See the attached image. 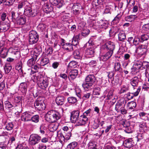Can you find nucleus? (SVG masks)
Returning a JSON list of instances; mask_svg holds the SVG:
<instances>
[{
  "label": "nucleus",
  "mask_w": 149,
  "mask_h": 149,
  "mask_svg": "<svg viewBox=\"0 0 149 149\" xmlns=\"http://www.w3.org/2000/svg\"><path fill=\"white\" fill-rule=\"evenodd\" d=\"M20 90L23 93H25L27 91V86L25 82L21 83L19 86Z\"/></svg>",
  "instance_id": "30"
},
{
  "label": "nucleus",
  "mask_w": 149,
  "mask_h": 149,
  "mask_svg": "<svg viewBox=\"0 0 149 149\" xmlns=\"http://www.w3.org/2000/svg\"><path fill=\"white\" fill-rule=\"evenodd\" d=\"M68 102L71 104H74L77 102V98L71 96L68 97L67 99Z\"/></svg>",
  "instance_id": "36"
},
{
  "label": "nucleus",
  "mask_w": 149,
  "mask_h": 149,
  "mask_svg": "<svg viewBox=\"0 0 149 149\" xmlns=\"http://www.w3.org/2000/svg\"><path fill=\"white\" fill-rule=\"evenodd\" d=\"M124 106V105H123L121 102H118L116 104L115 110L117 112H120L121 109L123 108Z\"/></svg>",
  "instance_id": "37"
},
{
  "label": "nucleus",
  "mask_w": 149,
  "mask_h": 149,
  "mask_svg": "<svg viewBox=\"0 0 149 149\" xmlns=\"http://www.w3.org/2000/svg\"><path fill=\"white\" fill-rule=\"evenodd\" d=\"M15 1V0H5L4 3L6 5L11 6L13 5Z\"/></svg>",
  "instance_id": "57"
},
{
  "label": "nucleus",
  "mask_w": 149,
  "mask_h": 149,
  "mask_svg": "<svg viewBox=\"0 0 149 149\" xmlns=\"http://www.w3.org/2000/svg\"><path fill=\"white\" fill-rule=\"evenodd\" d=\"M32 113L30 112L26 111L23 113L21 116V119L24 122L30 121L31 120Z\"/></svg>",
  "instance_id": "11"
},
{
  "label": "nucleus",
  "mask_w": 149,
  "mask_h": 149,
  "mask_svg": "<svg viewBox=\"0 0 149 149\" xmlns=\"http://www.w3.org/2000/svg\"><path fill=\"white\" fill-rule=\"evenodd\" d=\"M129 89L128 86L127 85H123L121 87L119 93L121 94L126 92Z\"/></svg>",
  "instance_id": "47"
},
{
  "label": "nucleus",
  "mask_w": 149,
  "mask_h": 149,
  "mask_svg": "<svg viewBox=\"0 0 149 149\" xmlns=\"http://www.w3.org/2000/svg\"><path fill=\"white\" fill-rule=\"evenodd\" d=\"M122 16V14L120 13L118 14L113 19L112 22L114 24H117L119 22Z\"/></svg>",
  "instance_id": "39"
},
{
  "label": "nucleus",
  "mask_w": 149,
  "mask_h": 149,
  "mask_svg": "<svg viewBox=\"0 0 149 149\" xmlns=\"http://www.w3.org/2000/svg\"><path fill=\"white\" fill-rule=\"evenodd\" d=\"M115 45L114 43L109 41L106 42L102 46V48L106 50L111 54H113V51L115 49Z\"/></svg>",
  "instance_id": "6"
},
{
  "label": "nucleus",
  "mask_w": 149,
  "mask_h": 149,
  "mask_svg": "<svg viewBox=\"0 0 149 149\" xmlns=\"http://www.w3.org/2000/svg\"><path fill=\"white\" fill-rule=\"evenodd\" d=\"M88 117H84L82 115L79 117L76 123L77 125H84L87 122Z\"/></svg>",
  "instance_id": "12"
},
{
  "label": "nucleus",
  "mask_w": 149,
  "mask_h": 149,
  "mask_svg": "<svg viewBox=\"0 0 149 149\" xmlns=\"http://www.w3.org/2000/svg\"><path fill=\"white\" fill-rule=\"evenodd\" d=\"M26 2L24 1L19 2L18 3L17 8L18 10H20L21 9L26 6Z\"/></svg>",
  "instance_id": "50"
},
{
  "label": "nucleus",
  "mask_w": 149,
  "mask_h": 149,
  "mask_svg": "<svg viewBox=\"0 0 149 149\" xmlns=\"http://www.w3.org/2000/svg\"><path fill=\"white\" fill-rule=\"evenodd\" d=\"M8 50L6 48L4 49L3 51H1V52L0 53V56L1 57L3 58H5L7 56L8 53Z\"/></svg>",
  "instance_id": "46"
},
{
  "label": "nucleus",
  "mask_w": 149,
  "mask_h": 149,
  "mask_svg": "<svg viewBox=\"0 0 149 149\" xmlns=\"http://www.w3.org/2000/svg\"><path fill=\"white\" fill-rule=\"evenodd\" d=\"M91 95L90 93L84 94L82 97L83 101L87 100L90 97Z\"/></svg>",
  "instance_id": "62"
},
{
  "label": "nucleus",
  "mask_w": 149,
  "mask_h": 149,
  "mask_svg": "<svg viewBox=\"0 0 149 149\" xmlns=\"http://www.w3.org/2000/svg\"><path fill=\"white\" fill-rule=\"evenodd\" d=\"M39 69V67L37 65H35L34 66L33 68H31L28 69V70L29 71L31 72L30 74H32L37 72Z\"/></svg>",
  "instance_id": "43"
},
{
  "label": "nucleus",
  "mask_w": 149,
  "mask_h": 149,
  "mask_svg": "<svg viewBox=\"0 0 149 149\" xmlns=\"http://www.w3.org/2000/svg\"><path fill=\"white\" fill-rule=\"evenodd\" d=\"M114 68L115 71V72H112L111 74H117L116 72L117 71L119 72H121L122 74L123 73L122 70L120 68V64L119 62L115 63ZM109 74H111V73L110 72Z\"/></svg>",
  "instance_id": "21"
},
{
  "label": "nucleus",
  "mask_w": 149,
  "mask_h": 149,
  "mask_svg": "<svg viewBox=\"0 0 149 149\" xmlns=\"http://www.w3.org/2000/svg\"><path fill=\"white\" fill-rule=\"evenodd\" d=\"M13 127V125L11 123H8L5 127V128L8 130H12Z\"/></svg>",
  "instance_id": "64"
},
{
  "label": "nucleus",
  "mask_w": 149,
  "mask_h": 149,
  "mask_svg": "<svg viewBox=\"0 0 149 149\" xmlns=\"http://www.w3.org/2000/svg\"><path fill=\"white\" fill-rule=\"evenodd\" d=\"M116 27H113L111 28L109 31V34L110 37L114 36L116 33Z\"/></svg>",
  "instance_id": "49"
},
{
  "label": "nucleus",
  "mask_w": 149,
  "mask_h": 149,
  "mask_svg": "<svg viewBox=\"0 0 149 149\" xmlns=\"http://www.w3.org/2000/svg\"><path fill=\"white\" fill-rule=\"evenodd\" d=\"M142 61L141 60H137L135 61L133 68L131 69L132 74H135L138 72L141 74H144L146 73V70L142 68Z\"/></svg>",
  "instance_id": "3"
},
{
  "label": "nucleus",
  "mask_w": 149,
  "mask_h": 149,
  "mask_svg": "<svg viewBox=\"0 0 149 149\" xmlns=\"http://www.w3.org/2000/svg\"><path fill=\"white\" fill-rule=\"evenodd\" d=\"M78 71L77 70L75 69L71 70H68L67 71V73L69 74H78Z\"/></svg>",
  "instance_id": "55"
},
{
  "label": "nucleus",
  "mask_w": 149,
  "mask_h": 149,
  "mask_svg": "<svg viewBox=\"0 0 149 149\" xmlns=\"http://www.w3.org/2000/svg\"><path fill=\"white\" fill-rule=\"evenodd\" d=\"M140 42V39L137 36H135L133 42V44L136 46L139 44V42Z\"/></svg>",
  "instance_id": "54"
},
{
  "label": "nucleus",
  "mask_w": 149,
  "mask_h": 149,
  "mask_svg": "<svg viewBox=\"0 0 149 149\" xmlns=\"http://www.w3.org/2000/svg\"><path fill=\"white\" fill-rule=\"evenodd\" d=\"M22 63L21 62L19 63L16 66L15 68L19 73V74H23V72L22 70Z\"/></svg>",
  "instance_id": "34"
},
{
  "label": "nucleus",
  "mask_w": 149,
  "mask_h": 149,
  "mask_svg": "<svg viewBox=\"0 0 149 149\" xmlns=\"http://www.w3.org/2000/svg\"><path fill=\"white\" fill-rule=\"evenodd\" d=\"M113 93V91L112 90L110 91L109 92L107 95V99L113 100L114 99Z\"/></svg>",
  "instance_id": "51"
},
{
  "label": "nucleus",
  "mask_w": 149,
  "mask_h": 149,
  "mask_svg": "<svg viewBox=\"0 0 149 149\" xmlns=\"http://www.w3.org/2000/svg\"><path fill=\"white\" fill-rule=\"evenodd\" d=\"M139 81V78L137 77H134L131 81V84L133 87H137Z\"/></svg>",
  "instance_id": "33"
},
{
  "label": "nucleus",
  "mask_w": 149,
  "mask_h": 149,
  "mask_svg": "<svg viewBox=\"0 0 149 149\" xmlns=\"http://www.w3.org/2000/svg\"><path fill=\"white\" fill-rule=\"evenodd\" d=\"M12 69V66L8 64L5 65V66L4 68V70L6 74L10 72Z\"/></svg>",
  "instance_id": "53"
},
{
  "label": "nucleus",
  "mask_w": 149,
  "mask_h": 149,
  "mask_svg": "<svg viewBox=\"0 0 149 149\" xmlns=\"http://www.w3.org/2000/svg\"><path fill=\"white\" fill-rule=\"evenodd\" d=\"M10 27L9 24L2 23L0 25V33L6 31L9 29Z\"/></svg>",
  "instance_id": "19"
},
{
  "label": "nucleus",
  "mask_w": 149,
  "mask_h": 149,
  "mask_svg": "<svg viewBox=\"0 0 149 149\" xmlns=\"http://www.w3.org/2000/svg\"><path fill=\"white\" fill-rule=\"evenodd\" d=\"M81 30L82 31L81 34L83 36L86 37L89 34L90 31L85 26H84L81 28Z\"/></svg>",
  "instance_id": "35"
},
{
  "label": "nucleus",
  "mask_w": 149,
  "mask_h": 149,
  "mask_svg": "<svg viewBox=\"0 0 149 149\" xmlns=\"http://www.w3.org/2000/svg\"><path fill=\"white\" fill-rule=\"evenodd\" d=\"M79 113L78 110L74 111L71 113L70 120L72 123H75L77 122L79 118Z\"/></svg>",
  "instance_id": "9"
},
{
  "label": "nucleus",
  "mask_w": 149,
  "mask_h": 149,
  "mask_svg": "<svg viewBox=\"0 0 149 149\" xmlns=\"http://www.w3.org/2000/svg\"><path fill=\"white\" fill-rule=\"evenodd\" d=\"M39 116L38 115H36L32 116H31V120L32 121L35 122L37 123L39 121Z\"/></svg>",
  "instance_id": "59"
},
{
  "label": "nucleus",
  "mask_w": 149,
  "mask_h": 149,
  "mask_svg": "<svg viewBox=\"0 0 149 149\" xmlns=\"http://www.w3.org/2000/svg\"><path fill=\"white\" fill-rule=\"evenodd\" d=\"M39 35L36 31L32 30L30 31L29 34V42L30 44L36 43L39 39Z\"/></svg>",
  "instance_id": "5"
},
{
  "label": "nucleus",
  "mask_w": 149,
  "mask_h": 149,
  "mask_svg": "<svg viewBox=\"0 0 149 149\" xmlns=\"http://www.w3.org/2000/svg\"><path fill=\"white\" fill-rule=\"evenodd\" d=\"M141 89V88L140 86L137 89L136 91L133 93H128L127 94V98L129 99H131L133 98L134 96H137L139 92H140Z\"/></svg>",
  "instance_id": "17"
},
{
  "label": "nucleus",
  "mask_w": 149,
  "mask_h": 149,
  "mask_svg": "<svg viewBox=\"0 0 149 149\" xmlns=\"http://www.w3.org/2000/svg\"><path fill=\"white\" fill-rule=\"evenodd\" d=\"M149 38L147 34H143L140 37V42L142 43L144 41L147 40Z\"/></svg>",
  "instance_id": "56"
},
{
  "label": "nucleus",
  "mask_w": 149,
  "mask_h": 149,
  "mask_svg": "<svg viewBox=\"0 0 149 149\" xmlns=\"http://www.w3.org/2000/svg\"><path fill=\"white\" fill-rule=\"evenodd\" d=\"M109 24V23L107 21L102 20L101 23L99 25V27L100 29L105 30L107 28Z\"/></svg>",
  "instance_id": "27"
},
{
  "label": "nucleus",
  "mask_w": 149,
  "mask_h": 149,
  "mask_svg": "<svg viewBox=\"0 0 149 149\" xmlns=\"http://www.w3.org/2000/svg\"><path fill=\"white\" fill-rule=\"evenodd\" d=\"M24 9V14L28 17H34L38 13L37 10L32 9L30 5H26Z\"/></svg>",
  "instance_id": "4"
},
{
  "label": "nucleus",
  "mask_w": 149,
  "mask_h": 149,
  "mask_svg": "<svg viewBox=\"0 0 149 149\" xmlns=\"http://www.w3.org/2000/svg\"><path fill=\"white\" fill-rule=\"evenodd\" d=\"M65 98L64 96L61 95L57 96L55 99L56 103L58 105H62L64 104Z\"/></svg>",
  "instance_id": "20"
},
{
  "label": "nucleus",
  "mask_w": 149,
  "mask_h": 149,
  "mask_svg": "<svg viewBox=\"0 0 149 149\" xmlns=\"http://www.w3.org/2000/svg\"><path fill=\"white\" fill-rule=\"evenodd\" d=\"M78 62L74 61H71L69 63L68 66L70 68H74L78 66Z\"/></svg>",
  "instance_id": "40"
},
{
  "label": "nucleus",
  "mask_w": 149,
  "mask_h": 149,
  "mask_svg": "<svg viewBox=\"0 0 149 149\" xmlns=\"http://www.w3.org/2000/svg\"><path fill=\"white\" fill-rule=\"evenodd\" d=\"M34 105L35 107L40 111H42L45 109V104L38 100H36L35 102Z\"/></svg>",
  "instance_id": "13"
},
{
  "label": "nucleus",
  "mask_w": 149,
  "mask_h": 149,
  "mask_svg": "<svg viewBox=\"0 0 149 149\" xmlns=\"http://www.w3.org/2000/svg\"><path fill=\"white\" fill-rule=\"evenodd\" d=\"M49 1L52 4L57 6L58 8H60L62 6V0H50Z\"/></svg>",
  "instance_id": "23"
},
{
  "label": "nucleus",
  "mask_w": 149,
  "mask_h": 149,
  "mask_svg": "<svg viewBox=\"0 0 149 149\" xmlns=\"http://www.w3.org/2000/svg\"><path fill=\"white\" fill-rule=\"evenodd\" d=\"M100 88L99 87H95L93 91V93L95 95H100Z\"/></svg>",
  "instance_id": "61"
},
{
  "label": "nucleus",
  "mask_w": 149,
  "mask_h": 149,
  "mask_svg": "<svg viewBox=\"0 0 149 149\" xmlns=\"http://www.w3.org/2000/svg\"><path fill=\"white\" fill-rule=\"evenodd\" d=\"M121 124L124 127H127L129 126V123L125 120L123 119L121 120Z\"/></svg>",
  "instance_id": "60"
},
{
  "label": "nucleus",
  "mask_w": 149,
  "mask_h": 149,
  "mask_svg": "<svg viewBox=\"0 0 149 149\" xmlns=\"http://www.w3.org/2000/svg\"><path fill=\"white\" fill-rule=\"evenodd\" d=\"M41 139V137L37 134H32L30 136L29 142L31 145H34L39 142Z\"/></svg>",
  "instance_id": "8"
},
{
  "label": "nucleus",
  "mask_w": 149,
  "mask_h": 149,
  "mask_svg": "<svg viewBox=\"0 0 149 149\" xmlns=\"http://www.w3.org/2000/svg\"><path fill=\"white\" fill-rule=\"evenodd\" d=\"M49 126L50 131L52 132H53L56 130L58 127V124L57 123H52Z\"/></svg>",
  "instance_id": "26"
},
{
  "label": "nucleus",
  "mask_w": 149,
  "mask_h": 149,
  "mask_svg": "<svg viewBox=\"0 0 149 149\" xmlns=\"http://www.w3.org/2000/svg\"><path fill=\"white\" fill-rule=\"evenodd\" d=\"M136 106V103L134 102H129L127 104V107L130 109H133Z\"/></svg>",
  "instance_id": "44"
},
{
  "label": "nucleus",
  "mask_w": 149,
  "mask_h": 149,
  "mask_svg": "<svg viewBox=\"0 0 149 149\" xmlns=\"http://www.w3.org/2000/svg\"><path fill=\"white\" fill-rule=\"evenodd\" d=\"M62 48L64 49L70 51H72L73 49L72 44L69 42L65 43V45L62 47Z\"/></svg>",
  "instance_id": "31"
},
{
  "label": "nucleus",
  "mask_w": 149,
  "mask_h": 149,
  "mask_svg": "<svg viewBox=\"0 0 149 149\" xmlns=\"http://www.w3.org/2000/svg\"><path fill=\"white\" fill-rule=\"evenodd\" d=\"M37 28L39 30L43 31L45 28V26L43 24H40L37 26Z\"/></svg>",
  "instance_id": "63"
},
{
  "label": "nucleus",
  "mask_w": 149,
  "mask_h": 149,
  "mask_svg": "<svg viewBox=\"0 0 149 149\" xmlns=\"http://www.w3.org/2000/svg\"><path fill=\"white\" fill-rule=\"evenodd\" d=\"M8 52L13 55L16 58H18L20 57V53L19 49L17 47H12L9 48Z\"/></svg>",
  "instance_id": "10"
},
{
  "label": "nucleus",
  "mask_w": 149,
  "mask_h": 149,
  "mask_svg": "<svg viewBox=\"0 0 149 149\" xmlns=\"http://www.w3.org/2000/svg\"><path fill=\"white\" fill-rule=\"evenodd\" d=\"M61 116L59 112L51 110L47 112L45 116V119L49 123H54L60 119Z\"/></svg>",
  "instance_id": "2"
},
{
  "label": "nucleus",
  "mask_w": 149,
  "mask_h": 149,
  "mask_svg": "<svg viewBox=\"0 0 149 149\" xmlns=\"http://www.w3.org/2000/svg\"><path fill=\"white\" fill-rule=\"evenodd\" d=\"M118 40L122 42H124L126 38L125 33L123 31H120L118 34Z\"/></svg>",
  "instance_id": "28"
},
{
  "label": "nucleus",
  "mask_w": 149,
  "mask_h": 149,
  "mask_svg": "<svg viewBox=\"0 0 149 149\" xmlns=\"http://www.w3.org/2000/svg\"><path fill=\"white\" fill-rule=\"evenodd\" d=\"M36 59L32 58L29 59L27 62V64L29 67H31L35 64Z\"/></svg>",
  "instance_id": "48"
},
{
  "label": "nucleus",
  "mask_w": 149,
  "mask_h": 149,
  "mask_svg": "<svg viewBox=\"0 0 149 149\" xmlns=\"http://www.w3.org/2000/svg\"><path fill=\"white\" fill-rule=\"evenodd\" d=\"M94 49L92 47L87 49L85 52V56L87 58H91L94 56Z\"/></svg>",
  "instance_id": "16"
},
{
  "label": "nucleus",
  "mask_w": 149,
  "mask_h": 149,
  "mask_svg": "<svg viewBox=\"0 0 149 149\" xmlns=\"http://www.w3.org/2000/svg\"><path fill=\"white\" fill-rule=\"evenodd\" d=\"M147 46V45H141L137 47L136 50V54L138 57H140L146 54Z\"/></svg>",
  "instance_id": "7"
},
{
  "label": "nucleus",
  "mask_w": 149,
  "mask_h": 149,
  "mask_svg": "<svg viewBox=\"0 0 149 149\" xmlns=\"http://www.w3.org/2000/svg\"><path fill=\"white\" fill-rule=\"evenodd\" d=\"M49 62V60L47 57H42L40 59V65L44 66L48 64Z\"/></svg>",
  "instance_id": "38"
},
{
  "label": "nucleus",
  "mask_w": 149,
  "mask_h": 149,
  "mask_svg": "<svg viewBox=\"0 0 149 149\" xmlns=\"http://www.w3.org/2000/svg\"><path fill=\"white\" fill-rule=\"evenodd\" d=\"M137 17L136 15H132L126 17H125V19L127 21L132 22L136 19Z\"/></svg>",
  "instance_id": "32"
},
{
  "label": "nucleus",
  "mask_w": 149,
  "mask_h": 149,
  "mask_svg": "<svg viewBox=\"0 0 149 149\" xmlns=\"http://www.w3.org/2000/svg\"><path fill=\"white\" fill-rule=\"evenodd\" d=\"M17 23L19 25H24L26 22V18L25 16L18 17L16 20Z\"/></svg>",
  "instance_id": "24"
},
{
  "label": "nucleus",
  "mask_w": 149,
  "mask_h": 149,
  "mask_svg": "<svg viewBox=\"0 0 149 149\" xmlns=\"http://www.w3.org/2000/svg\"><path fill=\"white\" fill-rule=\"evenodd\" d=\"M74 58L75 59H80L81 58V56L80 54V52L79 50H76L74 52L73 54Z\"/></svg>",
  "instance_id": "45"
},
{
  "label": "nucleus",
  "mask_w": 149,
  "mask_h": 149,
  "mask_svg": "<svg viewBox=\"0 0 149 149\" xmlns=\"http://www.w3.org/2000/svg\"><path fill=\"white\" fill-rule=\"evenodd\" d=\"M81 7L80 4L77 3L74 4L72 8L73 10H79L80 9Z\"/></svg>",
  "instance_id": "58"
},
{
  "label": "nucleus",
  "mask_w": 149,
  "mask_h": 149,
  "mask_svg": "<svg viewBox=\"0 0 149 149\" xmlns=\"http://www.w3.org/2000/svg\"><path fill=\"white\" fill-rule=\"evenodd\" d=\"M95 79L94 75H88L86 78V81L87 82L93 84Z\"/></svg>",
  "instance_id": "29"
},
{
  "label": "nucleus",
  "mask_w": 149,
  "mask_h": 149,
  "mask_svg": "<svg viewBox=\"0 0 149 149\" xmlns=\"http://www.w3.org/2000/svg\"><path fill=\"white\" fill-rule=\"evenodd\" d=\"M93 84L85 81L82 84V86L85 91H88L91 90L93 87Z\"/></svg>",
  "instance_id": "25"
},
{
  "label": "nucleus",
  "mask_w": 149,
  "mask_h": 149,
  "mask_svg": "<svg viewBox=\"0 0 149 149\" xmlns=\"http://www.w3.org/2000/svg\"><path fill=\"white\" fill-rule=\"evenodd\" d=\"M134 143L132 139L129 138L125 140L123 142V144L125 147L130 148L133 146Z\"/></svg>",
  "instance_id": "14"
},
{
  "label": "nucleus",
  "mask_w": 149,
  "mask_h": 149,
  "mask_svg": "<svg viewBox=\"0 0 149 149\" xmlns=\"http://www.w3.org/2000/svg\"><path fill=\"white\" fill-rule=\"evenodd\" d=\"M112 55L107 52L106 53H104L101 56H100V60L104 61H105L110 58Z\"/></svg>",
  "instance_id": "22"
},
{
  "label": "nucleus",
  "mask_w": 149,
  "mask_h": 149,
  "mask_svg": "<svg viewBox=\"0 0 149 149\" xmlns=\"http://www.w3.org/2000/svg\"><path fill=\"white\" fill-rule=\"evenodd\" d=\"M43 11L47 13H48L52 11L53 9L51 5L47 3H45L42 7Z\"/></svg>",
  "instance_id": "18"
},
{
  "label": "nucleus",
  "mask_w": 149,
  "mask_h": 149,
  "mask_svg": "<svg viewBox=\"0 0 149 149\" xmlns=\"http://www.w3.org/2000/svg\"><path fill=\"white\" fill-rule=\"evenodd\" d=\"M48 83L46 81L43 80L42 81L38 83V86L41 88L44 89L46 88L48 86Z\"/></svg>",
  "instance_id": "42"
},
{
  "label": "nucleus",
  "mask_w": 149,
  "mask_h": 149,
  "mask_svg": "<svg viewBox=\"0 0 149 149\" xmlns=\"http://www.w3.org/2000/svg\"><path fill=\"white\" fill-rule=\"evenodd\" d=\"M91 109H89L84 112L82 115L84 116V117H88V118L91 116Z\"/></svg>",
  "instance_id": "52"
},
{
  "label": "nucleus",
  "mask_w": 149,
  "mask_h": 149,
  "mask_svg": "<svg viewBox=\"0 0 149 149\" xmlns=\"http://www.w3.org/2000/svg\"><path fill=\"white\" fill-rule=\"evenodd\" d=\"M64 132L63 133L58 134V136L60 142L62 145L64 144L65 143L70 139L72 135L71 129L67 126L63 127L62 128Z\"/></svg>",
  "instance_id": "1"
},
{
  "label": "nucleus",
  "mask_w": 149,
  "mask_h": 149,
  "mask_svg": "<svg viewBox=\"0 0 149 149\" xmlns=\"http://www.w3.org/2000/svg\"><path fill=\"white\" fill-rule=\"evenodd\" d=\"M77 143L75 141L71 143L67 146V149H74L77 146Z\"/></svg>",
  "instance_id": "41"
},
{
  "label": "nucleus",
  "mask_w": 149,
  "mask_h": 149,
  "mask_svg": "<svg viewBox=\"0 0 149 149\" xmlns=\"http://www.w3.org/2000/svg\"><path fill=\"white\" fill-rule=\"evenodd\" d=\"M81 36L80 33L74 35L72 38L71 44L73 46H76L79 43V41L80 40V36Z\"/></svg>",
  "instance_id": "15"
}]
</instances>
